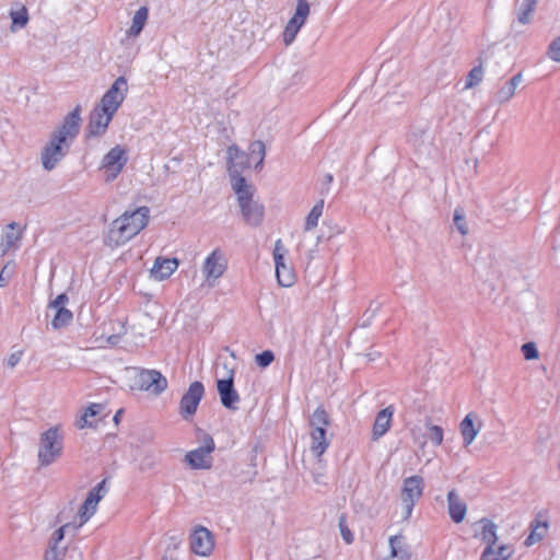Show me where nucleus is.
Segmentation results:
<instances>
[{
    "instance_id": "f257e3e1",
    "label": "nucleus",
    "mask_w": 560,
    "mask_h": 560,
    "mask_svg": "<svg viewBox=\"0 0 560 560\" xmlns=\"http://www.w3.org/2000/svg\"><path fill=\"white\" fill-rule=\"evenodd\" d=\"M81 121V107L77 106L51 131L40 151V163L44 170L52 171L66 158L80 132Z\"/></svg>"
},
{
    "instance_id": "f03ea898",
    "label": "nucleus",
    "mask_w": 560,
    "mask_h": 560,
    "mask_svg": "<svg viewBox=\"0 0 560 560\" xmlns=\"http://www.w3.org/2000/svg\"><path fill=\"white\" fill-rule=\"evenodd\" d=\"M127 93L128 83L126 78L118 77L91 112L86 126L88 137H101L106 132Z\"/></svg>"
},
{
    "instance_id": "7ed1b4c3",
    "label": "nucleus",
    "mask_w": 560,
    "mask_h": 560,
    "mask_svg": "<svg viewBox=\"0 0 560 560\" xmlns=\"http://www.w3.org/2000/svg\"><path fill=\"white\" fill-rule=\"evenodd\" d=\"M149 219L150 209L145 206L125 211L110 223L104 244L110 248L125 245L148 225Z\"/></svg>"
},
{
    "instance_id": "20e7f679",
    "label": "nucleus",
    "mask_w": 560,
    "mask_h": 560,
    "mask_svg": "<svg viewBox=\"0 0 560 560\" xmlns=\"http://www.w3.org/2000/svg\"><path fill=\"white\" fill-rule=\"evenodd\" d=\"M63 433L58 425L40 433L37 446L39 467H48L59 460L63 453Z\"/></svg>"
},
{
    "instance_id": "39448f33",
    "label": "nucleus",
    "mask_w": 560,
    "mask_h": 560,
    "mask_svg": "<svg viewBox=\"0 0 560 560\" xmlns=\"http://www.w3.org/2000/svg\"><path fill=\"white\" fill-rule=\"evenodd\" d=\"M238 158H244V154L236 145L228 148V171L231 177L232 189L237 197L238 206L254 201V187L248 184L246 179L240 175L237 163Z\"/></svg>"
},
{
    "instance_id": "423d86ee",
    "label": "nucleus",
    "mask_w": 560,
    "mask_h": 560,
    "mask_svg": "<svg viewBox=\"0 0 560 560\" xmlns=\"http://www.w3.org/2000/svg\"><path fill=\"white\" fill-rule=\"evenodd\" d=\"M329 417L323 406H318L310 417L311 452L320 457L329 446L326 438V428L329 425Z\"/></svg>"
},
{
    "instance_id": "0eeeda50",
    "label": "nucleus",
    "mask_w": 560,
    "mask_h": 560,
    "mask_svg": "<svg viewBox=\"0 0 560 560\" xmlns=\"http://www.w3.org/2000/svg\"><path fill=\"white\" fill-rule=\"evenodd\" d=\"M424 491V479L413 475L402 480L400 489V502L404 520L410 518L413 508L421 499Z\"/></svg>"
},
{
    "instance_id": "6e6552de",
    "label": "nucleus",
    "mask_w": 560,
    "mask_h": 560,
    "mask_svg": "<svg viewBox=\"0 0 560 560\" xmlns=\"http://www.w3.org/2000/svg\"><path fill=\"white\" fill-rule=\"evenodd\" d=\"M228 269V258L222 249H213L203 260L201 272L203 276V284L208 288H214L220 278Z\"/></svg>"
},
{
    "instance_id": "1a4fd4ad",
    "label": "nucleus",
    "mask_w": 560,
    "mask_h": 560,
    "mask_svg": "<svg viewBox=\"0 0 560 560\" xmlns=\"http://www.w3.org/2000/svg\"><path fill=\"white\" fill-rule=\"evenodd\" d=\"M128 162V152L122 145H115L103 158L100 171L105 183L114 182L122 172Z\"/></svg>"
},
{
    "instance_id": "9d476101",
    "label": "nucleus",
    "mask_w": 560,
    "mask_h": 560,
    "mask_svg": "<svg viewBox=\"0 0 560 560\" xmlns=\"http://www.w3.org/2000/svg\"><path fill=\"white\" fill-rule=\"evenodd\" d=\"M205 395L201 382H192L180 398L178 413L185 421H190L197 412L198 406Z\"/></svg>"
},
{
    "instance_id": "9b49d317",
    "label": "nucleus",
    "mask_w": 560,
    "mask_h": 560,
    "mask_svg": "<svg viewBox=\"0 0 560 560\" xmlns=\"http://www.w3.org/2000/svg\"><path fill=\"white\" fill-rule=\"evenodd\" d=\"M225 373L222 378L217 380V390L220 396L221 404L230 410H236L241 398L234 388V370L228 369L224 364Z\"/></svg>"
},
{
    "instance_id": "f8f14e48",
    "label": "nucleus",
    "mask_w": 560,
    "mask_h": 560,
    "mask_svg": "<svg viewBox=\"0 0 560 560\" xmlns=\"http://www.w3.org/2000/svg\"><path fill=\"white\" fill-rule=\"evenodd\" d=\"M189 546L196 556L209 557L214 550V536L207 527L196 526L189 536Z\"/></svg>"
},
{
    "instance_id": "ddd939ff",
    "label": "nucleus",
    "mask_w": 560,
    "mask_h": 560,
    "mask_svg": "<svg viewBox=\"0 0 560 560\" xmlns=\"http://www.w3.org/2000/svg\"><path fill=\"white\" fill-rule=\"evenodd\" d=\"M213 450V439L211 436H206L202 445L189 451L185 455V463L192 469H208L211 467V453Z\"/></svg>"
},
{
    "instance_id": "4468645a",
    "label": "nucleus",
    "mask_w": 560,
    "mask_h": 560,
    "mask_svg": "<svg viewBox=\"0 0 560 560\" xmlns=\"http://www.w3.org/2000/svg\"><path fill=\"white\" fill-rule=\"evenodd\" d=\"M105 494V480H103L89 491L88 497L78 511L80 523L78 526L73 525L74 528L81 527L95 514L97 505Z\"/></svg>"
},
{
    "instance_id": "2eb2a0df",
    "label": "nucleus",
    "mask_w": 560,
    "mask_h": 560,
    "mask_svg": "<svg viewBox=\"0 0 560 560\" xmlns=\"http://www.w3.org/2000/svg\"><path fill=\"white\" fill-rule=\"evenodd\" d=\"M136 385L141 390L160 395L167 388V380L156 370H142L136 376Z\"/></svg>"
},
{
    "instance_id": "dca6fc26",
    "label": "nucleus",
    "mask_w": 560,
    "mask_h": 560,
    "mask_svg": "<svg viewBox=\"0 0 560 560\" xmlns=\"http://www.w3.org/2000/svg\"><path fill=\"white\" fill-rule=\"evenodd\" d=\"M68 301V295L61 293L49 303L48 307L55 311V315L51 320V326L54 329L63 328L72 322V312L66 307Z\"/></svg>"
},
{
    "instance_id": "f3484780",
    "label": "nucleus",
    "mask_w": 560,
    "mask_h": 560,
    "mask_svg": "<svg viewBox=\"0 0 560 560\" xmlns=\"http://www.w3.org/2000/svg\"><path fill=\"white\" fill-rule=\"evenodd\" d=\"M23 237V229L15 222L9 223L1 233L0 257L7 255L10 250H16Z\"/></svg>"
},
{
    "instance_id": "a211bd4d",
    "label": "nucleus",
    "mask_w": 560,
    "mask_h": 560,
    "mask_svg": "<svg viewBox=\"0 0 560 560\" xmlns=\"http://www.w3.org/2000/svg\"><path fill=\"white\" fill-rule=\"evenodd\" d=\"M482 422L475 412L467 413L459 423V432L465 447L469 446L481 431Z\"/></svg>"
},
{
    "instance_id": "6ab92c4d",
    "label": "nucleus",
    "mask_w": 560,
    "mask_h": 560,
    "mask_svg": "<svg viewBox=\"0 0 560 560\" xmlns=\"http://www.w3.org/2000/svg\"><path fill=\"white\" fill-rule=\"evenodd\" d=\"M179 261L177 258H166L159 256L155 258L150 276L155 281H164L168 279L178 268Z\"/></svg>"
},
{
    "instance_id": "aec40b11",
    "label": "nucleus",
    "mask_w": 560,
    "mask_h": 560,
    "mask_svg": "<svg viewBox=\"0 0 560 560\" xmlns=\"http://www.w3.org/2000/svg\"><path fill=\"white\" fill-rule=\"evenodd\" d=\"M9 18L11 20L10 31L16 33L26 27L30 21L28 9L20 1L11 3L9 11Z\"/></svg>"
},
{
    "instance_id": "412c9836",
    "label": "nucleus",
    "mask_w": 560,
    "mask_h": 560,
    "mask_svg": "<svg viewBox=\"0 0 560 560\" xmlns=\"http://www.w3.org/2000/svg\"><path fill=\"white\" fill-rule=\"evenodd\" d=\"M240 208L242 217L247 224L252 226L260 225L265 214V208L262 203H260L258 200H254L252 202L240 206Z\"/></svg>"
},
{
    "instance_id": "4be33fe9",
    "label": "nucleus",
    "mask_w": 560,
    "mask_h": 560,
    "mask_svg": "<svg viewBox=\"0 0 560 560\" xmlns=\"http://www.w3.org/2000/svg\"><path fill=\"white\" fill-rule=\"evenodd\" d=\"M447 510L454 523L458 524L464 521L467 513V505L455 490H451L447 493Z\"/></svg>"
},
{
    "instance_id": "5701e85b",
    "label": "nucleus",
    "mask_w": 560,
    "mask_h": 560,
    "mask_svg": "<svg viewBox=\"0 0 560 560\" xmlns=\"http://www.w3.org/2000/svg\"><path fill=\"white\" fill-rule=\"evenodd\" d=\"M308 15V13L298 11L294 12L293 16L288 21L283 31V43L285 46H289L293 43L298 33L305 24Z\"/></svg>"
},
{
    "instance_id": "b1692460",
    "label": "nucleus",
    "mask_w": 560,
    "mask_h": 560,
    "mask_svg": "<svg viewBox=\"0 0 560 560\" xmlns=\"http://www.w3.org/2000/svg\"><path fill=\"white\" fill-rule=\"evenodd\" d=\"M393 415L394 408L392 406H388L377 412L372 429L373 440H378L389 430Z\"/></svg>"
},
{
    "instance_id": "393cba45",
    "label": "nucleus",
    "mask_w": 560,
    "mask_h": 560,
    "mask_svg": "<svg viewBox=\"0 0 560 560\" xmlns=\"http://www.w3.org/2000/svg\"><path fill=\"white\" fill-rule=\"evenodd\" d=\"M523 80L522 73L513 75L510 80L504 82L497 91L494 98L498 104H504L512 100L515 95L517 86Z\"/></svg>"
},
{
    "instance_id": "a878e982",
    "label": "nucleus",
    "mask_w": 560,
    "mask_h": 560,
    "mask_svg": "<svg viewBox=\"0 0 560 560\" xmlns=\"http://www.w3.org/2000/svg\"><path fill=\"white\" fill-rule=\"evenodd\" d=\"M514 553L511 545L486 546L481 552L480 560H509Z\"/></svg>"
},
{
    "instance_id": "bb28decb",
    "label": "nucleus",
    "mask_w": 560,
    "mask_h": 560,
    "mask_svg": "<svg viewBox=\"0 0 560 560\" xmlns=\"http://www.w3.org/2000/svg\"><path fill=\"white\" fill-rule=\"evenodd\" d=\"M479 526L480 530L476 534V537L486 546L497 545V525L490 520L482 518L479 521Z\"/></svg>"
},
{
    "instance_id": "cd10ccee",
    "label": "nucleus",
    "mask_w": 560,
    "mask_h": 560,
    "mask_svg": "<svg viewBox=\"0 0 560 560\" xmlns=\"http://www.w3.org/2000/svg\"><path fill=\"white\" fill-rule=\"evenodd\" d=\"M149 16V11L147 7L139 8L133 18L132 23L129 30L127 31V35L129 37H137L142 32L143 27L145 26L147 20Z\"/></svg>"
},
{
    "instance_id": "c85d7f7f",
    "label": "nucleus",
    "mask_w": 560,
    "mask_h": 560,
    "mask_svg": "<svg viewBox=\"0 0 560 560\" xmlns=\"http://www.w3.org/2000/svg\"><path fill=\"white\" fill-rule=\"evenodd\" d=\"M390 558L395 560H410L409 548L402 542L401 536L389 538Z\"/></svg>"
},
{
    "instance_id": "c756f323",
    "label": "nucleus",
    "mask_w": 560,
    "mask_h": 560,
    "mask_svg": "<svg viewBox=\"0 0 560 560\" xmlns=\"http://www.w3.org/2000/svg\"><path fill=\"white\" fill-rule=\"evenodd\" d=\"M104 410V406L101 404H91L88 408L84 409L83 413L77 420L75 424L79 429H84L86 427H92V418L96 417Z\"/></svg>"
},
{
    "instance_id": "7c9ffc66",
    "label": "nucleus",
    "mask_w": 560,
    "mask_h": 560,
    "mask_svg": "<svg viewBox=\"0 0 560 560\" xmlns=\"http://www.w3.org/2000/svg\"><path fill=\"white\" fill-rule=\"evenodd\" d=\"M324 210V200H318L313 208L311 209L310 213L307 214L304 223V230L305 231H312L318 225L319 218L323 214Z\"/></svg>"
},
{
    "instance_id": "2f4dec72",
    "label": "nucleus",
    "mask_w": 560,
    "mask_h": 560,
    "mask_svg": "<svg viewBox=\"0 0 560 560\" xmlns=\"http://www.w3.org/2000/svg\"><path fill=\"white\" fill-rule=\"evenodd\" d=\"M536 3L537 0H523L516 19V21L520 24L526 25L532 21V14L534 12Z\"/></svg>"
},
{
    "instance_id": "473e14b6",
    "label": "nucleus",
    "mask_w": 560,
    "mask_h": 560,
    "mask_svg": "<svg viewBox=\"0 0 560 560\" xmlns=\"http://www.w3.org/2000/svg\"><path fill=\"white\" fill-rule=\"evenodd\" d=\"M277 281L281 287L289 288L293 285L295 276L293 269L287 264L276 269Z\"/></svg>"
},
{
    "instance_id": "72a5a7b5",
    "label": "nucleus",
    "mask_w": 560,
    "mask_h": 560,
    "mask_svg": "<svg viewBox=\"0 0 560 560\" xmlns=\"http://www.w3.org/2000/svg\"><path fill=\"white\" fill-rule=\"evenodd\" d=\"M548 525L546 522H536L532 525V530L525 540L527 546H532L540 541L547 534Z\"/></svg>"
},
{
    "instance_id": "f704fd0d",
    "label": "nucleus",
    "mask_w": 560,
    "mask_h": 560,
    "mask_svg": "<svg viewBox=\"0 0 560 560\" xmlns=\"http://www.w3.org/2000/svg\"><path fill=\"white\" fill-rule=\"evenodd\" d=\"M453 224L463 236L468 234L469 229L466 221L465 211L463 208H456L454 210Z\"/></svg>"
},
{
    "instance_id": "c9c22d12",
    "label": "nucleus",
    "mask_w": 560,
    "mask_h": 560,
    "mask_svg": "<svg viewBox=\"0 0 560 560\" xmlns=\"http://www.w3.org/2000/svg\"><path fill=\"white\" fill-rule=\"evenodd\" d=\"M428 430V439L431 441V443L435 446H439L442 444L444 439V431L440 425L428 423L427 424Z\"/></svg>"
},
{
    "instance_id": "e433bc0d",
    "label": "nucleus",
    "mask_w": 560,
    "mask_h": 560,
    "mask_svg": "<svg viewBox=\"0 0 560 560\" xmlns=\"http://www.w3.org/2000/svg\"><path fill=\"white\" fill-rule=\"evenodd\" d=\"M482 78H483L482 67H480V66L474 67L467 75L465 89H471V88L478 85L482 81Z\"/></svg>"
},
{
    "instance_id": "4c0bfd02",
    "label": "nucleus",
    "mask_w": 560,
    "mask_h": 560,
    "mask_svg": "<svg viewBox=\"0 0 560 560\" xmlns=\"http://www.w3.org/2000/svg\"><path fill=\"white\" fill-rule=\"evenodd\" d=\"M546 55L550 60L560 62V34L551 39L547 47Z\"/></svg>"
},
{
    "instance_id": "58836bf2",
    "label": "nucleus",
    "mask_w": 560,
    "mask_h": 560,
    "mask_svg": "<svg viewBox=\"0 0 560 560\" xmlns=\"http://www.w3.org/2000/svg\"><path fill=\"white\" fill-rule=\"evenodd\" d=\"M285 254H287V249H285L282 241L281 240H277L275 242V247H273V253H272L275 265H276V269L278 267H281V266L285 265V261H284Z\"/></svg>"
},
{
    "instance_id": "ea45409f",
    "label": "nucleus",
    "mask_w": 560,
    "mask_h": 560,
    "mask_svg": "<svg viewBox=\"0 0 560 560\" xmlns=\"http://www.w3.org/2000/svg\"><path fill=\"white\" fill-rule=\"evenodd\" d=\"M250 156L257 155L258 163L256 164V168H260L265 159V144L261 141H255L249 147Z\"/></svg>"
},
{
    "instance_id": "a19ab883",
    "label": "nucleus",
    "mask_w": 560,
    "mask_h": 560,
    "mask_svg": "<svg viewBox=\"0 0 560 560\" xmlns=\"http://www.w3.org/2000/svg\"><path fill=\"white\" fill-rule=\"evenodd\" d=\"M72 526V524L68 523V524H65L62 526H60L58 529H56L50 539H49V542L48 545L49 546H56V547H59V544L61 542V540L65 538V534H66V530L68 528H70Z\"/></svg>"
},
{
    "instance_id": "79ce46f5",
    "label": "nucleus",
    "mask_w": 560,
    "mask_h": 560,
    "mask_svg": "<svg viewBox=\"0 0 560 560\" xmlns=\"http://www.w3.org/2000/svg\"><path fill=\"white\" fill-rule=\"evenodd\" d=\"M66 556V550L60 547L49 546L44 555V560H62Z\"/></svg>"
},
{
    "instance_id": "37998d69",
    "label": "nucleus",
    "mask_w": 560,
    "mask_h": 560,
    "mask_svg": "<svg viewBox=\"0 0 560 560\" xmlns=\"http://www.w3.org/2000/svg\"><path fill=\"white\" fill-rule=\"evenodd\" d=\"M273 360L275 355L270 350H265L255 357L256 364L264 369L269 366Z\"/></svg>"
},
{
    "instance_id": "c03bdc74",
    "label": "nucleus",
    "mask_w": 560,
    "mask_h": 560,
    "mask_svg": "<svg viewBox=\"0 0 560 560\" xmlns=\"http://www.w3.org/2000/svg\"><path fill=\"white\" fill-rule=\"evenodd\" d=\"M521 350L526 360H535L538 358V350L534 342L524 343Z\"/></svg>"
},
{
    "instance_id": "a18cd8bd",
    "label": "nucleus",
    "mask_w": 560,
    "mask_h": 560,
    "mask_svg": "<svg viewBox=\"0 0 560 560\" xmlns=\"http://www.w3.org/2000/svg\"><path fill=\"white\" fill-rule=\"evenodd\" d=\"M13 269L5 265L0 272V287H5L12 276Z\"/></svg>"
},
{
    "instance_id": "49530a36",
    "label": "nucleus",
    "mask_w": 560,
    "mask_h": 560,
    "mask_svg": "<svg viewBox=\"0 0 560 560\" xmlns=\"http://www.w3.org/2000/svg\"><path fill=\"white\" fill-rule=\"evenodd\" d=\"M22 355H23L22 351H16V352L11 353L9 355V358L7 359V365L10 369L15 368L19 364V362L21 361Z\"/></svg>"
},
{
    "instance_id": "de8ad7c7",
    "label": "nucleus",
    "mask_w": 560,
    "mask_h": 560,
    "mask_svg": "<svg viewBox=\"0 0 560 560\" xmlns=\"http://www.w3.org/2000/svg\"><path fill=\"white\" fill-rule=\"evenodd\" d=\"M339 526H340V534H341L342 539L347 544H351L353 541V535H352L351 530L342 522L340 523Z\"/></svg>"
},
{
    "instance_id": "09e8293b",
    "label": "nucleus",
    "mask_w": 560,
    "mask_h": 560,
    "mask_svg": "<svg viewBox=\"0 0 560 560\" xmlns=\"http://www.w3.org/2000/svg\"><path fill=\"white\" fill-rule=\"evenodd\" d=\"M295 11L310 14L311 9L308 2L306 0H296Z\"/></svg>"
},
{
    "instance_id": "8fccbe9b",
    "label": "nucleus",
    "mask_w": 560,
    "mask_h": 560,
    "mask_svg": "<svg viewBox=\"0 0 560 560\" xmlns=\"http://www.w3.org/2000/svg\"><path fill=\"white\" fill-rule=\"evenodd\" d=\"M313 481L317 485H326V476L324 471H314Z\"/></svg>"
},
{
    "instance_id": "3c124183",
    "label": "nucleus",
    "mask_w": 560,
    "mask_h": 560,
    "mask_svg": "<svg viewBox=\"0 0 560 560\" xmlns=\"http://www.w3.org/2000/svg\"><path fill=\"white\" fill-rule=\"evenodd\" d=\"M245 154L244 152H242ZM235 163H237V168L240 170V173L247 166V156L244 155V158H238Z\"/></svg>"
},
{
    "instance_id": "603ef678",
    "label": "nucleus",
    "mask_w": 560,
    "mask_h": 560,
    "mask_svg": "<svg viewBox=\"0 0 560 560\" xmlns=\"http://www.w3.org/2000/svg\"><path fill=\"white\" fill-rule=\"evenodd\" d=\"M120 415H121V410H118V411L116 412V415L114 416V421H115V422H118Z\"/></svg>"
},
{
    "instance_id": "864d4df0",
    "label": "nucleus",
    "mask_w": 560,
    "mask_h": 560,
    "mask_svg": "<svg viewBox=\"0 0 560 560\" xmlns=\"http://www.w3.org/2000/svg\"><path fill=\"white\" fill-rule=\"evenodd\" d=\"M326 180H327L328 183H331V182H332V176H331L330 174H328V175L326 176Z\"/></svg>"
}]
</instances>
